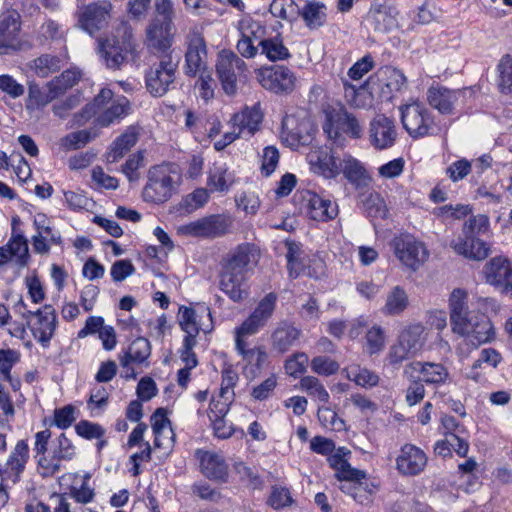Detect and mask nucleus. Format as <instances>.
I'll return each mask as SVG.
<instances>
[{
    "instance_id": "obj_37",
    "label": "nucleus",
    "mask_w": 512,
    "mask_h": 512,
    "mask_svg": "<svg viewBox=\"0 0 512 512\" xmlns=\"http://www.w3.org/2000/svg\"><path fill=\"white\" fill-rule=\"evenodd\" d=\"M511 268L512 264L508 259L503 257L492 258L484 268L486 282L497 287L505 280V276Z\"/></svg>"
},
{
    "instance_id": "obj_53",
    "label": "nucleus",
    "mask_w": 512,
    "mask_h": 512,
    "mask_svg": "<svg viewBox=\"0 0 512 512\" xmlns=\"http://www.w3.org/2000/svg\"><path fill=\"white\" fill-rule=\"evenodd\" d=\"M276 302L277 295L270 292L259 301L256 308L250 315L262 324L266 325L274 313Z\"/></svg>"
},
{
    "instance_id": "obj_35",
    "label": "nucleus",
    "mask_w": 512,
    "mask_h": 512,
    "mask_svg": "<svg viewBox=\"0 0 512 512\" xmlns=\"http://www.w3.org/2000/svg\"><path fill=\"white\" fill-rule=\"evenodd\" d=\"M342 373L345 377L362 388H373L379 383V376L374 371L358 364H352L344 368Z\"/></svg>"
},
{
    "instance_id": "obj_57",
    "label": "nucleus",
    "mask_w": 512,
    "mask_h": 512,
    "mask_svg": "<svg viewBox=\"0 0 512 512\" xmlns=\"http://www.w3.org/2000/svg\"><path fill=\"white\" fill-rule=\"evenodd\" d=\"M208 199L209 195L207 190L204 188H198L185 196L182 199L180 206L186 212L191 213L203 207L207 203Z\"/></svg>"
},
{
    "instance_id": "obj_14",
    "label": "nucleus",
    "mask_w": 512,
    "mask_h": 512,
    "mask_svg": "<svg viewBox=\"0 0 512 512\" xmlns=\"http://www.w3.org/2000/svg\"><path fill=\"white\" fill-rule=\"evenodd\" d=\"M76 455V448L72 441L61 433L51 446V455L38 459V465L43 469L45 476H53L61 470L62 461H70Z\"/></svg>"
},
{
    "instance_id": "obj_48",
    "label": "nucleus",
    "mask_w": 512,
    "mask_h": 512,
    "mask_svg": "<svg viewBox=\"0 0 512 512\" xmlns=\"http://www.w3.org/2000/svg\"><path fill=\"white\" fill-rule=\"evenodd\" d=\"M61 67V58L50 54H43L33 61L34 72L41 78H46L50 74L59 71Z\"/></svg>"
},
{
    "instance_id": "obj_25",
    "label": "nucleus",
    "mask_w": 512,
    "mask_h": 512,
    "mask_svg": "<svg viewBox=\"0 0 512 512\" xmlns=\"http://www.w3.org/2000/svg\"><path fill=\"white\" fill-rule=\"evenodd\" d=\"M302 336V331L289 321H280L271 334V347L284 354L294 347Z\"/></svg>"
},
{
    "instance_id": "obj_1",
    "label": "nucleus",
    "mask_w": 512,
    "mask_h": 512,
    "mask_svg": "<svg viewBox=\"0 0 512 512\" xmlns=\"http://www.w3.org/2000/svg\"><path fill=\"white\" fill-rule=\"evenodd\" d=\"M468 300V292L462 288H455L450 293L448 308L451 329L478 347L493 341L496 331L487 315L469 308Z\"/></svg>"
},
{
    "instance_id": "obj_58",
    "label": "nucleus",
    "mask_w": 512,
    "mask_h": 512,
    "mask_svg": "<svg viewBox=\"0 0 512 512\" xmlns=\"http://www.w3.org/2000/svg\"><path fill=\"white\" fill-rule=\"evenodd\" d=\"M309 362L308 355L304 352H297L290 356L284 364L286 373L294 378L306 371Z\"/></svg>"
},
{
    "instance_id": "obj_40",
    "label": "nucleus",
    "mask_w": 512,
    "mask_h": 512,
    "mask_svg": "<svg viewBox=\"0 0 512 512\" xmlns=\"http://www.w3.org/2000/svg\"><path fill=\"white\" fill-rule=\"evenodd\" d=\"M47 92L43 91L39 85L30 83L28 88V99L26 103L27 109H41L54 99L59 97L56 90L50 86V81L46 85Z\"/></svg>"
},
{
    "instance_id": "obj_49",
    "label": "nucleus",
    "mask_w": 512,
    "mask_h": 512,
    "mask_svg": "<svg viewBox=\"0 0 512 512\" xmlns=\"http://www.w3.org/2000/svg\"><path fill=\"white\" fill-rule=\"evenodd\" d=\"M341 173L352 184H360L361 180L365 177V169L358 160L350 155H344L340 159Z\"/></svg>"
},
{
    "instance_id": "obj_55",
    "label": "nucleus",
    "mask_w": 512,
    "mask_h": 512,
    "mask_svg": "<svg viewBox=\"0 0 512 512\" xmlns=\"http://www.w3.org/2000/svg\"><path fill=\"white\" fill-rule=\"evenodd\" d=\"M179 324L186 336L191 339H196L199 333V326L196 323L195 311L192 308L181 306L179 309Z\"/></svg>"
},
{
    "instance_id": "obj_22",
    "label": "nucleus",
    "mask_w": 512,
    "mask_h": 512,
    "mask_svg": "<svg viewBox=\"0 0 512 512\" xmlns=\"http://www.w3.org/2000/svg\"><path fill=\"white\" fill-rule=\"evenodd\" d=\"M111 10L112 4L108 0L91 3L83 8L79 23L86 32L93 35L108 24Z\"/></svg>"
},
{
    "instance_id": "obj_29",
    "label": "nucleus",
    "mask_w": 512,
    "mask_h": 512,
    "mask_svg": "<svg viewBox=\"0 0 512 512\" xmlns=\"http://www.w3.org/2000/svg\"><path fill=\"white\" fill-rule=\"evenodd\" d=\"M350 455L351 451L349 449L346 447H339L328 456L327 461L330 467L335 471V477L338 480L357 479V477L366 476L365 471L351 467L347 459Z\"/></svg>"
},
{
    "instance_id": "obj_62",
    "label": "nucleus",
    "mask_w": 512,
    "mask_h": 512,
    "mask_svg": "<svg viewBox=\"0 0 512 512\" xmlns=\"http://www.w3.org/2000/svg\"><path fill=\"white\" fill-rule=\"evenodd\" d=\"M265 325L251 315L234 330L235 343L238 340H247L249 336L257 334Z\"/></svg>"
},
{
    "instance_id": "obj_32",
    "label": "nucleus",
    "mask_w": 512,
    "mask_h": 512,
    "mask_svg": "<svg viewBox=\"0 0 512 512\" xmlns=\"http://www.w3.org/2000/svg\"><path fill=\"white\" fill-rule=\"evenodd\" d=\"M413 369L419 371L421 382L432 385L444 384L449 378L448 369L441 363L435 362H412L404 370V374L408 375V370Z\"/></svg>"
},
{
    "instance_id": "obj_51",
    "label": "nucleus",
    "mask_w": 512,
    "mask_h": 512,
    "mask_svg": "<svg viewBox=\"0 0 512 512\" xmlns=\"http://www.w3.org/2000/svg\"><path fill=\"white\" fill-rule=\"evenodd\" d=\"M5 246L9 248V251H11V257L16 258V262L20 266H25L27 264L29 258L28 243L22 233L15 234L13 232L9 242Z\"/></svg>"
},
{
    "instance_id": "obj_5",
    "label": "nucleus",
    "mask_w": 512,
    "mask_h": 512,
    "mask_svg": "<svg viewBox=\"0 0 512 512\" xmlns=\"http://www.w3.org/2000/svg\"><path fill=\"white\" fill-rule=\"evenodd\" d=\"M179 177L168 165H157L149 169L148 181L143 189L146 202L161 204L176 192Z\"/></svg>"
},
{
    "instance_id": "obj_63",
    "label": "nucleus",
    "mask_w": 512,
    "mask_h": 512,
    "mask_svg": "<svg viewBox=\"0 0 512 512\" xmlns=\"http://www.w3.org/2000/svg\"><path fill=\"white\" fill-rule=\"evenodd\" d=\"M76 433L87 440L100 439L105 434L104 428L88 420H81L75 425Z\"/></svg>"
},
{
    "instance_id": "obj_7",
    "label": "nucleus",
    "mask_w": 512,
    "mask_h": 512,
    "mask_svg": "<svg viewBox=\"0 0 512 512\" xmlns=\"http://www.w3.org/2000/svg\"><path fill=\"white\" fill-rule=\"evenodd\" d=\"M178 60L171 55L163 56L158 63L153 64L145 74L147 91L154 97L165 95L176 79Z\"/></svg>"
},
{
    "instance_id": "obj_61",
    "label": "nucleus",
    "mask_w": 512,
    "mask_h": 512,
    "mask_svg": "<svg viewBox=\"0 0 512 512\" xmlns=\"http://www.w3.org/2000/svg\"><path fill=\"white\" fill-rule=\"evenodd\" d=\"M144 166V154L138 151L132 154L122 166V172L130 182L137 181L140 177L138 170Z\"/></svg>"
},
{
    "instance_id": "obj_3",
    "label": "nucleus",
    "mask_w": 512,
    "mask_h": 512,
    "mask_svg": "<svg viewBox=\"0 0 512 512\" xmlns=\"http://www.w3.org/2000/svg\"><path fill=\"white\" fill-rule=\"evenodd\" d=\"M96 51L103 65L111 70H119L136 52L131 26L121 22L111 36L97 40Z\"/></svg>"
},
{
    "instance_id": "obj_60",
    "label": "nucleus",
    "mask_w": 512,
    "mask_h": 512,
    "mask_svg": "<svg viewBox=\"0 0 512 512\" xmlns=\"http://www.w3.org/2000/svg\"><path fill=\"white\" fill-rule=\"evenodd\" d=\"M239 31L242 37L251 39V41H261L265 34V27L256 20L244 19L239 23Z\"/></svg>"
},
{
    "instance_id": "obj_41",
    "label": "nucleus",
    "mask_w": 512,
    "mask_h": 512,
    "mask_svg": "<svg viewBox=\"0 0 512 512\" xmlns=\"http://www.w3.org/2000/svg\"><path fill=\"white\" fill-rule=\"evenodd\" d=\"M286 259L289 276L297 278L305 269L306 261L301 245L295 241L286 240Z\"/></svg>"
},
{
    "instance_id": "obj_50",
    "label": "nucleus",
    "mask_w": 512,
    "mask_h": 512,
    "mask_svg": "<svg viewBox=\"0 0 512 512\" xmlns=\"http://www.w3.org/2000/svg\"><path fill=\"white\" fill-rule=\"evenodd\" d=\"M498 89L502 94L512 93V57L505 55L501 58L497 65Z\"/></svg>"
},
{
    "instance_id": "obj_28",
    "label": "nucleus",
    "mask_w": 512,
    "mask_h": 512,
    "mask_svg": "<svg viewBox=\"0 0 512 512\" xmlns=\"http://www.w3.org/2000/svg\"><path fill=\"white\" fill-rule=\"evenodd\" d=\"M172 28L173 24L161 22L160 18H154L146 31L148 45L158 51L168 50L173 41Z\"/></svg>"
},
{
    "instance_id": "obj_45",
    "label": "nucleus",
    "mask_w": 512,
    "mask_h": 512,
    "mask_svg": "<svg viewBox=\"0 0 512 512\" xmlns=\"http://www.w3.org/2000/svg\"><path fill=\"white\" fill-rule=\"evenodd\" d=\"M261 47V53L264 54L270 61L285 60L290 57L288 48L283 44V41L278 38H268L258 42Z\"/></svg>"
},
{
    "instance_id": "obj_2",
    "label": "nucleus",
    "mask_w": 512,
    "mask_h": 512,
    "mask_svg": "<svg viewBox=\"0 0 512 512\" xmlns=\"http://www.w3.org/2000/svg\"><path fill=\"white\" fill-rule=\"evenodd\" d=\"M260 259V250L252 243L238 245L222 263L219 288L233 302H241L249 295L247 274Z\"/></svg>"
},
{
    "instance_id": "obj_52",
    "label": "nucleus",
    "mask_w": 512,
    "mask_h": 512,
    "mask_svg": "<svg viewBox=\"0 0 512 512\" xmlns=\"http://www.w3.org/2000/svg\"><path fill=\"white\" fill-rule=\"evenodd\" d=\"M269 11L274 17L286 21H293L299 15V8L294 0H273Z\"/></svg>"
},
{
    "instance_id": "obj_46",
    "label": "nucleus",
    "mask_w": 512,
    "mask_h": 512,
    "mask_svg": "<svg viewBox=\"0 0 512 512\" xmlns=\"http://www.w3.org/2000/svg\"><path fill=\"white\" fill-rule=\"evenodd\" d=\"M96 136L92 130H79L62 137L59 145L65 151L78 150L95 139Z\"/></svg>"
},
{
    "instance_id": "obj_33",
    "label": "nucleus",
    "mask_w": 512,
    "mask_h": 512,
    "mask_svg": "<svg viewBox=\"0 0 512 512\" xmlns=\"http://www.w3.org/2000/svg\"><path fill=\"white\" fill-rule=\"evenodd\" d=\"M396 9L387 4L374 3L369 12V18L374 30L387 32L391 30L396 23Z\"/></svg>"
},
{
    "instance_id": "obj_4",
    "label": "nucleus",
    "mask_w": 512,
    "mask_h": 512,
    "mask_svg": "<svg viewBox=\"0 0 512 512\" xmlns=\"http://www.w3.org/2000/svg\"><path fill=\"white\" fill-rule=\"evenodd\" d=\"M130 109V102L125 96L114 97L112 90L103 88L93 102L85 106L81 116L85 120L95 117L97 125L108 127L127 116Z\"/></svg>"
},
{
    "instance_id": "obj_43",
    "label": "nucleus",
    "mask_w": 512,
    "mask_h": 512,
    "mask_svg": "<svg viewBox=\"0 0 512 512\" xmlns=\"http://www.w3.org/2000/svg\"><path fill=\"white\" fill-rule=\"evenodd\" d=\"M408 304L406 291L400 286H395L387 294L382 313L389 316L399 315L407 308Z\"/></svg>"
},
{
    "instance_id": "obj_44",
    "label": "nucleus",
    "mask_w": 512,
    "mask_h": 512,
    "mask_svg": "<svg viewBox=\"0 0 512 512\" xmlns=\"http://www.w3.org/2000/svg\"><path fill=\"white\" fill-rule=\"evenodd\" d=\"M233 183V178L225 165L215 164L209 172L207 185L211 191L224 192Z\"/></svg>"
},
{
    "instance_id": "obj_23",
    "label": "nucleus",
    "mask_w": 512,
    "mask_h": 512,
    "mask_svg": "<svg viewBox=\"0 0 512 512\" xmlns=\"http://www.w3.org/2000/svg\"><path fill=\"white\" fill-rule=\"evenodd\" d=\"M308 216L320 222L333 220L338 215V205L335 201L322 197L315 192L306 191L303 195Z\"/></svg>"
},
{
    "instance_id": "obj_16",
    "label": "nucleus",
    "mask_w": 512,
    "mask_h": 512,
    "mask_svg": "<svg viewBox=\"0 0 512 512\" xmlns=\"http://www.w3.org/2000/svg\"><path fill=\"white\" fill-rule=\"evenodd\" d=\"M207 47L202 33L193 29L187 35V51L185 53V69L188 76H196L206 69Z\"/></svg>"
},
{
    "instance_id": "obj_36",
    "label": "nucleus",
    "mask_w": 512,
    "mask_h": 512,
    "mask_svg": "<svg viewBox=\"0 0 512 512\" xmlns=\"http://www.w3.org/2000/svg\"><path fill=\"white\" fill-rule=\"evenodd\" d=\"M235 350L247 364L254 365L261 370L267 359L268 354L264 346L249 347L247 340H238L235 343Z\"/></svg>"
},
{
    "instance_id": "obj_11",
    "label": "nucleus",
    "mask_w": 512,
    "mask_h": 512,
    "mask_svg": "<svg viewBox=\"0 0 512 512\" xmlns=\"http://www.w3.org/2000/svg\"><path fill=\"white\" fill-rule=\"evenodd\" d=\"M21 19L14 10L0 15V55H8L29 47L20 37Z\"/></svg>"
},
{
    "instance_id": "obj_20",
    "label": "nucleus",
    "mask_w": 512,
    "mask_h": 512,
    "mask_svg": "<svg viewBox=\"0 0 512 512\" xmlns=\"http://www.w3.org/2000/svg\"><path fill=\"white\" fill-rule=\"evenodd\" d=\"M397 138L394 120L383 115H376L370 122L369 141L378 150L392 147Z\"/></svg>"
},
{
    "instance_id": "obj_42",
    "label": "nucleus",
    "mask_w": 512,
    "mask_h": 512,
    "mask_svg": "<svg viewBox=\"0 0 512 512\" xmlns=\"http://www.w3.org/2000/svg\"><path fill=\"white\" fill-rule=\"evenodd\" d=\"M326 10V6L320 2H308L301 11L299 10V15H301L308 28L317 29L326 22Z\"/></svg>"
},
{
    "instance_id": "obj_56",
    "label": "nucleus",
    "mask_w": 512,
    "mask_h": 512,
    "mask_svg": "<svg viewBox=\"0 0 512 512\" xmlns=\"http://www.w3.org/2000/svg\"><path fill=\"white\" fill-rule=\"evenodd\" d=\"M366 347L370 355L378 354L385 347V332L381 326L374 325L366 333Z\"/></svg>"
},
{
    "instance_id": "obj_17",
    "label": "nucleus",
    "mask_w": 512,
    "mask_h": 512,
    "mask_svg": "<svg viewBox=\"0 0 512 512\" xmlns=\"http://www.w3.org/2000/svg\"><path fill=\"white\" fill-rule=\"evenodd\" d=\"M257 79L263 88L274 93L291 92L296 80L294 73L282 65L260 69L257 73Z\"/></svg>"
},
{
    "instance_id": "obj_54",
    "label": "nucleus",
    "mask_w": 512,
    "mask_h": 512,
    "mask_svg": "<svg viewBox=\"0 0 512 512\" xmlns=\"http://www.w3.org/2000/svg\"><path fill=\"white\" fill-rule=\"evenodd\" d=\"M81 73L77 69H67L63 71L59 76L55 77L50 81V86L53 90H56L58 95H62L67 89L73 87L79 79Z\"/></svg>"
},
{
    "instance_id": "obj_6",
    "label": "nucleus",
    "mask_w": 512,
    "mask_h": 512,
    "mask_svg": "<svg viewBox=\"0 0 512 512\" xmlns=\"http://www.w3.org/2000/svg\"><path fill=\"white\" fill-rule=\"evenodd\" d=\"M401 122L412 138L436 135L440 128L435 124L432 114L420 102H412L400 107Z\"/></svg>"
},
{
    "instance_id": "obj_47",
    "label": "nucleus",
    "mask_w": 512,
    "mask_h": 512,
    "mask_svg": "<svg viewBox=\"0 0 512 512\" xmlns=\"http://www.w3.org/2000/svg\"><path fill=\"white\" fill-rule=\"evenodd\" d=\"M300 388L320 403L326 404L330 395L320 380L314 376H305L300 380Z\"/></svg>"
},
{
    "instance_id": "obj_31",
    "label": "nucleus",
    "mask_w": 512,
    "mask_h": 512,
    "mask_svg": "<svg viewBox=\"0 0 512 512\" xmlns=\"http://www.w3.org/2000/svg\"><path fill=\"white\" fill-rule=\"evenodd\" d=\"M151 355V344L147 338L137 337L126 350L119 354V362L123 369H129L130 365L145 363Z\"/></svg>"
},
{
    "instance_id": "obj_15",
    "label": "nucleus",
    "mask_w": 512,
    "mask_h": 512,
    "mask_svg": "<svg viewBox=\"0 0 512 512\" xmlns=\"http://www.w3.org/2000/svg\"><path fill=\"white\" fill-rule=\"evenodd\" d=\"M340 159L328 146L313 147L307 154L311 170L327 179L336 178L341 173Z\"/></svg>"
},
{
    "instance_id": "obj_39",
    "label": "nucleus",
    "mask_w": 512,
    "mask_h": 512,
    "mask_svg": "<svg viewBox=\"0 0 512 512\" xmlns=\"http://www.w3.org/2000/svg\"><path fill=\"white\" fill-rule=\"evenodd\" d=\"M137 134L133 131H126L117 137L106 153L105 158L108 163L118 162L124 155L136 144Z\"/></svg>"
},
{
    "instance_id": "obj_64",
    "label": "nucleus",
    "mask_w": 512,
    "mask_h": 512,
    "mask_svg": "<svg viewBox=\"0 0 512 512\" xmlns=\"http://www.w3.org/2000/svg\"><path fill=\"white\" fill-rule=\"evenodd\" d=\"M311 369L319 375L330 376L339 370V364L329 357L317 356L311 361Z\"/></svg>"
},
{
    "instance_id": "obj_26",
    "label": "nucleus",
    "mask_w": 512,
    "mask_h": 512,
    "mask_svg": "<svg viewBox=\"0 0 512 512\" xmlns=\"http://www.w3.org/2000/svg\"><path fill=\"white\" fill-rule=\"evenodd\" d=\"M154 433V447L158 449H170L174 443V432L170 420L164 408H158L150 418Z\"/></svg>"
},
{
    "instance_id": "obj_34",
    "label": "nucleus",
    "mask_w": 512,
    "mask_h": 512,
    "mask_svg": "<svg viewBox=\"0 0 512 512\" xmlns=\"http://www.w3.org/2000/svg\"><path fill=\"white\" fill-rule=\"evenodd\" d=\"M398 340L401 341L408 350L418 355L427 340L425 327L422 324L409 325L400 332Z\"/></svg>"
},
{
    "instance_id": "obj_38",
    "label": "nucleus",
    "mask_w": 512,
    "mask_h": 512,
    "mask_svg": "<svg viewBox=\"0 0 512 512\" xmlns=\"http://www.w3.org/2000/svg\"><path fill=\"white\" fill-rule=\"evenodd\" d=\"M366 477H357V479H339V488L345 494L351 496L357 503L365 504L370 501L371 491L368 489Z\"/></svg>"
},
{
    "instance_id": "obj_18",
    "label": "nucleus",
    "mask_w": 512,
    "mask_h": 512,
    "mask_svg": "<svg viewBox=\"0 0 512 512\" xmlns=\"http://www.w3.org/2000/svg\"><path fill=\"white\" fill-rule=\"evenodd\" d=\"M428 463L426 453L414 444L403 445L395 459L396 470L403 476H417L421 474Z\"/></svg>"
},
{
    "instance_id": "obj_59",
    "label": "nucleus",
    "mask_w": 512,
    "mask_h": 512,
    "mask_svg": "<svg viewBox=\"0 0 512 512\" xmlns=\"http://www.w3.org/2000/svg\"><path fill=\"white\" fill-rule=\"evenodd\" d=\"M490 221L488 216L478 214L470 217L464 225L463 232L465 235L474 236L481 235L488 232Z\"/></svg>"
},
{
    "instance_id": "obj_21",
    "label": "nucleus",
    "mask_w": 512,
    "mask_h": 512,
    "mask_svg": "<svg viewBox=\"0 0 512 512\" xmlns=\"http://www.w3.org/2000/svg\"><path fill=\"white\" fill-rule=\"evenodd\" d=\"M461 97H463L461 90L449 89L441 84L431 85L426 93L428 104L442 115L455 114Z\"/></svg>"
},
{
    "instance_id": "obj_27",
    "label": "nucleus",
    "mask_w": 512,
    "mask_h": 512,
    "mask_svg": "<svg viewBox=\"0 0 512 512\" xmlns=\"http://www.w3.org/2000/svg\"><path fill=\"white\" fill-rule=\"evenodd\" d=\"M263 115L260 105L256 104L252 107H245L240 112L235 113L230 124L236 126V129L242 133L243 138L252 137L259 129Z\"/></svg>"
},
{
    "instance_id": "obj_10",
    "label": "nucleus",
    "mask_w": 512,
    "mask_h": 512,
    "mask_svg": "<svg viewBox=\"0 0 512 512\" xmlns=\"http://www.w3.org/2000/svg\"><path fill=\"white\" fill-rule=\"evenodd\" d=\"M391 245L397 259L413 271L423 265L429 257L425 244L411 234L396 236Z\"/></svg>"
},
{
    "instance_id": "obj_12",
    "label": "nucleus",
    "mask_w": 512,
    "mask_h": 512,
    "mask_svg": "<svg viewBox=\"0 0 512 512\" xmlns=\"http://www.w3.org/2000/svg\"><path fill=\"white\" fill-rule=\"evenodd\" d=\"M246 63L232 51L222 50L218 54L216 72L222 89L229 95L237 92V74L243 72Z\"/></svg>"
},
{
    "instance_id": "obj_30",
    "label": "nucleus",
    "mask_w": 512,
    "mask_h": 512,
    "mask_svg": "<svg viewBox=\"0 0 512 512\" xmlns=\"http://www.w3.org/2000/svg\"><path fill=\"white\" fill-rule=\"evenodd\" d=\"M454 251L465 258L481 261L489 255L490 248L486 242L474 236L465 235L464 238H457L451 243Z\"/></svg>"
},
{
    "instance_id": "obj_19",
    "label": "nucleus",
    "mask_w": 512,
    "mask_h": 512,
    "mask_svg": "<svg viewBox=\"0 0 512 512\" xmlns=\"http://www.w3.org/2000/svg\"><path fill=\"white\" fill-rule=\"evenodd\" d=\"M323 131L327 134L329 139H337L340 132L358 138L362 133V127L353 114L344 109H340L339 111L327 114Z\"/></svg>"
},
{
    "instance_id": "obj_13",
    "label": "nucleus",
    "mask_w": 512,
    "mask_h": 512,
    "mask_svg": "<svg viewBox=\"0 0 512 512\" xmlns=\"http://www.w3.org/2000/svg\"><path fill=\"white\" fill-rule=\"evenodd\" d=\"M57 325V315L52 305H44L36 310L27 322L33 337L43 348L50 346Z\"/></svg>"
},
{
    "instance_id": "obj_24",
    "label": "nucleus",
    "mask_w": 512,
    "mask_h": 512,
    "mask_svg": "<svg viewBox=\"0 0 512 512\" xmlns=\"http://www.w3.org/2000/svg\"><path fill=\"white\" fill-rule=\"evenodd\" d=\"M196 456L200 462V471L206 478L216 482L227 481L229 467L222 455L211 451L197 450Z\"/></svg>"
},
{
    "instance_id": "obj_9",
    "label": "nucleus",
    "mask_w": 512,
    "mask_h": 512,
    "mask_svg": "<svg viewBox=\"0 0 512 512\" xmlns=\"http://www.w3.org/2000/svg\"><path fill=\"white\" fill-rule=\"evenodd\" d=\"M232 224L231 216L215 214L179 226L178 233L184 236L216 238L228 233Z\"/></svg>"
},
{
    "instance_id": "obj_8",
    "label": "nucleus",
    "mask_w": 512,
    "mask_h": 512,
    "mask_svg": "<svg viewBox=\"0 0 512 512\" xmlns=\"http://www.w3.org/2000/svg\"><path fill=\"white\" fill-rule=\"evenodd\" d=\"M28 459V443L26 440H19L11 451L6 463L0 464V504L7 502L8 493L5 487L9 482L16 484L20 480Z\"/></svg>"
}]
</instances>
